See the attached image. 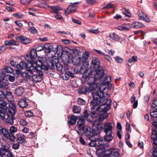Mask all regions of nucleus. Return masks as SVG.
Listing matches in <instances>:
<instances>
[{"label":"nucleus","instance_id":"1","mask_svg":"<svg viewBox=\"0 0 157 157\" xmlns=\"http://www.w3.org/2000/svg\"><path fill=\"white\" fill-rule=\"evenodd\" d=\"M6 103L3 100L0 99V117L3 121L11 125L13 124L15 113V106L13 108L6 106Z\"/></svg>","mask_w":157,"mask_h":157},{"label":"nucleus","instance_id":"2","mask_svg":"<svg viewBox=\"0 0 157 157\" xmlns=\"http://www.w3.org/2000/svg\"><path fill=\"white\" fill-rule=\"evenodd\" d=\"M21 76L29 80V83L31 86H34L35 82H40L42 80L41 76L43 75L41 71L37 69L35 67H30L26 72H22Z\"/></svg>","mask_w":157,"mask_h":157},{"label":"nucleus","instance_id":"3","mask_svg":"<svg viewBox=\"0 0 157 157\" xmlns=\"http://www.w3.org/2000/svg\"><path fill=\"white\" fill-rule=\"evenodd\" d=\"M89 56V53L88 52L85 51L83 52L81 57L82 65L81 67L79 72L80 73L83 74L81 80L82 83L86 82L87 78L92 72L91 69L88 68L89 63L88 61V59Z\"/></svg>","mask_w":157,"mask_h":157},{"label":"nucleus","instance_id":"4","mask_svg":"<svg viewBox=\"0 0 157 157\" xmlns=\"http://www.w3.org/2000/svg\"><path fill=\"white\" fill-rule=\"evenodd\" d=\"M105 95H105L106 99L103 101H100V103H98V101L96 102L97 103L96 104L97 106H95V108L94 109L93 107V105L90 103V106L91 107V110L93 111L90 113V115L93 118L97 116L98 113L96 112L100 111L101 109H105V111H108L109 109L111 102L110 100H107L105 103L102 104L106 98L109 97V94H105Z\"/></svg>","mask_w":157,"mask_h":157},{"label":"nucleus","instance_id":"5","mask_svg":"<svg viewBox=\"0 0 157 157\" xmlns=\"http://www.w3.org/2000/svg\"><path fill=\"white\" fill-rule=\"evenodd\" d=\"M106 88V86L105 83L100 84L99 86V91H98L97 93L93 96V99L90 101V103L93 105L94 108H95V106H97V101L100 103V101H103L106 99L105 94H104L103 91L105 90Z\"/></svg>","mask_w":157,"mask_h":157},{"label":"nucleus","instance_id":"6","mask_svg":"<svg viewBox=\"0 0 157 157\" xmlns=\"http://www.w3.org/2000/svg\"><path fill=\"white\" fill-rule=\"evenodd\" d=\"M57 59H52L51 61H49L48 63V67L50 69H52L55 68V65L57 70L59 71H61L63 69V66L62 65L58 62Z\"/></svg>","mask_w":157,"mask_h":157},{"label":"nucleus","instance_id":"7","mask_svg":"<svg viewBox=\"0 0 157 157\" xmlns=\"http://www.w3.org/2000/svg\"><path fill=\"white\" fill-rule=\"evenodd\" d=\"M85 119L83 117L80 118L77 121V132L80 135H82L84 134V130L86 128L85 126Z\"/></svg>","mask_w":157,"mask_h":157},{"label":"nucleus","instance_id":"8","mask_svg":"<svg viewBox=\"0 0 157 157\" xmlns=\"http://www.w3.org/2000/svg\"><path fill=\"white\" fill-rule=\"evenodd\" d=\"M81 2H78L74 3H70L69 5L65 11L66 15H68L71 13L76 12L78 9L77 5L80 3Z\"/></svg>","mask_w":157,"mask_h":157},{"label":"nucleus","instance_id":"9","mask_svg":"<svg viewBox=\"0 0 157 157\" xmlns=\"http://www.w3.org/2000/svg\"><path fill=\"white\" fill-rule=\"evenodd\" d=\"M84 131V134H85L86 136L89 139H93L96 136L95 131L90 127H86Z\"/></svg>","mask_w":157,"mask_h":157},{"label":"nucleus","instance_id":"10","mask_svg":"<svg viewBox=\"0 0 157 157\" xmlns=\"http://www.w3.org/2000/svg\"><path fill=\"white\" fill-rule=\"evenodd\" d=\"M87 83L88 86H85L86 92H90L96 88L98 85V84L95 82V81L92 80L90 78L87 81Z\"/></svg>","mask_w":157,"mask_h":157},{"label":"nucleus","instance_id":"11","mask_svg":"<svg viewBox=\"0 0 157 157\" xmlns=\"http://www.w3.org/2000/svg\"><path fill=\"white\" fill-rule=\"evenodd\" d=\"M96 74L94 77H90V79L92 80L95 81L100 79L104 75V71L101 67L99 68L98 69H94Z\"/></svg>","mask_w":157,"mask_h":157},{"label":"nucleus","instance_id":"12","mask_svg":"<svg viewBox=\"0 0 157 157\" xmlns=\"http://www.w3.org/2000/svg\"><path fill=\"white\" fill-rule=\"evenodd\" d=\"M30 67H34L32 64L29 63H27L24 61L21 62L17 64L16 65V67L17 69L18 70H22L26 69V70L23 72H26L27 71V69Z\"/></svg>","mask_w":157,"mask_h":157},{"label":"nucleus","instance_id":"13","mask_svg":"<svg viewBox=\"0 0 157 157\" xmlns=\"http://www.w3.org/2000/svg\"><path fill=\"white\" fill-rule=\"evenodd\" d=\"M150 115L153 121L152 124L155 127H157V111H153L150 112Z\"/></svg>","mask_w":157,"mask_h":157},{"label":"nucleus","instance_id":"14","mask_svg":"<svg viewBox=\"0 0 157 157\" xmlns=\"http://www.w3.org/2000/svg\"><path fill=\"white\" fill-rule=\"evenodd\" d=\"M112 128L113 126L111 123L107 122L104 124L103 129L105 133H112Z\"/></svg>","mask_w":157,"mask_h":157},{"label":"nucleus","instance_id":"15","mask_svg":"<svg viewBox=\"0 0 157 157\" xmlns=\"http://www.w3.org/2000/svg\"><path fill=\"white\" fill-rule=\"evenodd\" d=\"M131 29L130 25L128 24L123 23L120 25L117 26L115 29L120 31L129 30Z\"/></svg>","mask_w":157,"mask_h":157},{"label":"nucleus","instance_id":"16","mask_svg":"<svg viewBox=\"0 0 157 157\" xmlns=\"http://www.w3.org/2000/svg\"><path fill=\"white\" fill-rule=\"evenodd\" d=\"M138 15L139 17L141 20L147 22L149 23L151 21L147 17V15L143 12H138Z\"/></svg>","mask_w":157,"mask_h":157},{"label":"nucleus","instance_id":"17","mask_svg":"<svg viewBox=\"0 0 157 157\" xmlns=\"http://www.w3.org/2000/svg\"><path fill=\"white\" fill-rule=\"evenodd\" d=\"M17 40H20L24 44H27L30 43V40L29 39L21 35L16 38Z\"/></svg>","mask_w":157,"mask_h":157},{"label":"nucleus","instance_id":"18","mask_svg":"<svg viewBox=\"0 0 157 157\" xmlns=\"http://www.w3.org/2000/svg\"><path fill=\"white\" fill-rule=\"evenodd\" d=\"M74 77V74L69 71H67L62 73L61 75V77L65 80H68L70 77Z\"/></svg>","mask_w":157,"mask_h":157},{"label":"nucleus","instance_id":"19","mask_svg":"<svg viewBox=\"0 0 157 157\" xmlns=\"http://www.w3.org/2000/svg\"><path fill=\"white\" fill-rule=\"evenodd\" d=\"M155 128H156L152 130L151 136V139L154 141L153 145H157V127Z\"/></svg>","mask_w":157,"mask_h":157},{"label":"nucleus","instance_id":"20","mask_svg":"<svg viewBox=\"0 0 157 157\" xmlns=\"http://www.w3.org/2000/svg\"><path fill=\"white\" fill-rule=\"evenodd\" d=\"M38 61L36 62V63L37 67L43 65V64H45L46 62L48 61L45 56L38 57Z\"/></svg>","mask_w":157,"mask_h":157},{"label":"nucleus","instance_id":"21","mask_svg":"<svg viewBox=\"0 0 157 157\" xmlns=\"http://www.w3.org/2000/svg\"><path fill=\"white\" fill-rule=\"evenodd\" d=\"M92 65L94 69H98L100 67V61L98 59L94 57L92 61Z\"/></svg>","mask_w":157,"mask_h":157},{"label":"nucleus","instance_id":"22","mask_svg":"<svg viewBox=\"0 0 157 157\" xmlns=\"http://www.w3.org/2000/svg\"><path fill=\"white\" fill-rule=\"evenodd\" d=\"M108 151H109V153H108L109 157H118L119 156V153L115 149L109 148Z\"/></svg>","mask_w":157,"mask_h":157},{"label":"nucleus","instance_id":"23","mask_svg":"<svg viewBox=\"0 0 157 157\" xmlns=\"http://www.w3.org/2000/svg\"><path fill=\"white\" fill-rule=\"evenodd\" d=\"M105 109H101V110L99 112V120L101 121H103L106 117L107 115V111Z\"/></svg>","mask_w":157,"mask_h":157},{"label":"nucleus","instance_id":"24","mask_svg":"<svg viewBox=\"0 0 157 157\" xmlns=\"http://www.w3.org/2000/svg\"><path fill=\"white\" fill-rule=\"evenodd\" d=\"M76 50L73 48H69L67 47H64L63 49V52H65L67 55L68 56H69L68 55H72L75 53V51ZM68 56L67 57L68 58Z\"/></svg>","mask_w":157,"mask_h":157},{"label":"nucleus","instance_id":"25","mask_svg":"<svg viewBox=\"0 0 157 157\" xmlns=\"http://www.w3.org/2000/svg\"><path fill=\"white\" fill-rule=\"evenodd\" d=\"M17 139L19 143L25 144L26 143L25 136L22 134H17Z\"/></svg>","mask_w":157,"mask_h":157},{"label":"nucleus","instance_id":"26","mask_svg":"<svg viewBox=\"0 0 157 157\" xmlns=\"http://www.w3.org/2000/svg\"><path fill=\"white\" fill-rule=\"evenodd\" d=\"M49 61H51V60H49L48 61H47L46 63L45 64H43V65H41L40 66H38L36 67V68L39 70L40 71H41V70H44V71H47L48 68H50L48 67V63Z\"/></svg>","mask_w":157,"mask_h":157},{"label":"nucleus","instance_id":"27","mask_svg":"<svg viewBox=\"0 0 157 157\" xmlns=\"http://www.w3.org/2000/svg\"><path fill=\"white\" fill-rule=\"evenodd\" d=\"M44 50L45 53H48L52 52V46L50 44H46L44 46Z\"/></svg>","mask_w":157,"mask_h":157},{"label":"nucleus","instance_id":"28","mask_svg":"<svg viewBox=\"0 0 157 157\" xmlns=\"http://www.w3.org/2000/svg\"><path fill=\"white\" fill-rule=\"evenodd\" d=\"M62 59L63 63L65 64L64 67H63V69L65 71L67 70L68 68L67 65L69 62L68 58L67 57H64V56H63L62 57Z\"/></svg>","mask_w":157,"mask_h":157},{"label":"nucleus","instance_id":"29","mask_svg":"<svg viewBox=\"0 0 157 157\" xmlns=\"http://www.w3.org/2000/svg\"><path fill=\"white\" fill-rule=\"evenodd\" d=\"M48 7L51 9L53 13H58L59 11L62 10V8L59 6H48Z\"/></svg>","mask_w":157,"mask_h":157},{"label":"nucleus","instance_id":"30","mask_svg":"<svg viewBox=\"0 0 157 157\" xmlns=\"http://www.w3.org/2000/svg\"><path fill=\"white\" fill-rule=\"evenodd\" d=\"M24 92V88L20 86H18L15 89V93L17 95L19 96L22 95Z\"/></svg>","mask_w":157,"mask_h":157},{"label":"nucleus","instance_id":"31","mask_svg":"<svg viewBox=\"0 0 157 157\" xmlns=\"http://www.w3.org/2000/svg\"><path fill=\"white\" fill-rule=\"evenodd\" d=\"M109 37L112 40L114 41H119L120 40L118 35L114 32L110 33Z\"/></svg>","mask_w":157,"mask_h":157},{"label":"nucleus","instance_id":"32","mask_svg":"<svg viewBox=\"0 0 157 157\" xmlns=\"http://www.w3.org/2000/svg\"><path fill=\"white\" fill-rule=\"evenodd\" d=\"M112 133H105V135L104 136L105 141L108 142L111 141L113 139Z\"/></svg>","mask_w":157,"mask_h":157},{"label":"nucleus","instance_id":"33","mask_svg":"<svg viewBox=\"0 0 157 157\" xmlns=\"http://www.w3.org/2000/svg\"><path fill=\"white\" fill-rule=\"evenodd\" d=\"M18 104L20 107L22 108H25L28 105V103L24 99L19 100L18 102Z\"/></svg>","mask_w":157,"mask_h":157},{"label":"nucleus","instance_id":"34","mask_svg":"<svg viewBox=\"0 0 157 157\" xmlns=\"http://www.w3.org/2000/svg\"><path fill=\"white\" fill-rule=\"evenodd\" d=\"M144 25L139 22H137L132 23L131 24V26L133 28L138 29L144 27Z\"/></svg>","mask_w":157,"mask_h":157},{"label":"nucleus","instance_id":"35","mask_svg":"<svg viewBox=\"0 0 157 157\" xmlns=\"http://www.w3.org/2000/svg\"><path fill=\"white\" fill-rule=\"evenodd\" d=\"M5 139H3L4 140H6V139H9L10 140L13 142L14 141L15 137L14 135L12 133H9L7 131V136H4Z\"/></svg>","mask_w":157,"mask_h":157},{"label":"nucleus","instance_id":"36","mask_svg":"<svg viewBox=\"0 0 157 157\" xmlns=\"http://www.w3.org/2000/svg\"><path fill=\"white\" fill-rule=\"evenodd\" d=\"M98 141L100 148H104L108 146V144L105 143V141L102 139H100Z\"/></svg>","mask_w":157,"mask_h":157},{"label":"nucleus","instance_id":"37","mask_svg":"<svg viewBox=\"0 0 157 157\" xmlns=\"http://www.w3.org/2000/svg\"><path fill=\"white\" fill-rule=\"evenodd\" d=\"M5 45H17V42L13 39H11L10 40H6L4 41Z\"/></svg>","mask_w":157,"mask_h":157},{"label":"nucleus","instance_id":"38","mask_svg":"<svg viewBox=\"0 0 157 157\" xmlns=\"http://www.w3.org/2000/svg\"><path fill=\"white\" fill-rule=\"evenodd\" d=\"M81 60V57H74L72 59V62L74 65L79 64Z\"/></svg>","mask_w":157,"mask_h":157},{"label":"nucleus","instance_id":"39","mask_svg":"<svg viewBox=\"0 0 157 157\" xmlns=\"http://www.w3.org/2000/svg\"><path fill=\"white\" fill-rule=\"evenodd\" d=\"M4 72L5 73L6 72L7 73H11L13 72V69L10 66H6L3 69L2 72L3 73Z\"/></svg>","mask_w":157,"mask_h":157},{"label":"nucleus","instance_id":"40","mask_svg":"<svg viewBox=\"0 0 157 157\" xmlns=\"http://www.w3.org/2000/svg\"><path fill=\"white\" fill-rule=\"evenodd\" d=\"M110 80L111 77L110 76H106L105 81V84H107L108 88L109 90L111 89L112 87V84L111 83H109V82L110 81Z\"/></svg>","mask_w":157,"mask_h":157},{"label":"nucleus","instance_id":"41","mask_svg":"<svg viewBox=\"0 0 157 157\" xmlns=\"http://www.w3.org/2000/svg\"><path fill=\"white\" fill-rule=\"evenodd\" d=\"M70 118V120L68 122L71 125L74 124L75 123L77 120V117L74 115H72L71 116Z\"/></svg>","mask_w":157,"mask_h":157},{"label":"nucleus","instance_id":"42","mask_svg":"<svg viewBox=\"0 0 157 157\" xmlns=\"http://www.w3.org/2000/svg\"><path fill=\"white\" fill-rule=\"evenodd\" d=\"M8 84V82L7 81L4 80H0V88H5Z\"/></svg>","mask_w":157,"mask_h":157},{"label":"nucleus","instance_id":"43","mask_svg":"<svg viewBox=\"0 0 157 157\" xmlns=\"http://www.w3.org/2000/svg\"><path fill=\"white\" fill-rule=\"evenodd\" d=\"M8 151V149L4 147H2L0 148V155L1 157H2Z\"/></svg>","mask_w":157,"mask_h":157},{"label":"nucleus","instance_id":"44","mask_svg":"<svg viewBox=\"0 0 157 157\" xmlns=\"http://www.w3.org/2000/svg\"><path fill=\"white\" fill-rule=\"evenodd\" d=\"M30 54L31 57H32V59H35V58H36L37 56L36 51L34 49H33L31 50Z\"/></svg>","mask_w":157,"mask_h":157},{"label":"nucleus","instance_id":"45","mask_svg":"<svg viewBox=\"0 0 157 157\" xmlns=\"http://www.w3.org/2000/svg\"><path fill=\"white\" fill-rule=\"evenodd\" d=\"M7 130L4 128L0 126V136L3 135V136H7Z\"/></svg>","mask_w":157,"mask_h":157},{"label":"nucleus","instance_id":"46","mask_svg":"<svg viewBox=\"0 0 157 157\" xmlns=\"http://www.w3.org/2000/svg\"><path fill=\"white\" fill-rule=\"evenodd\" d=\"M32 57L30 55H27L25 57V59L28 61L29 62V63L32 64L33 63L35 62V59H32Z\"/></svg>","mask_w":157,"mask_h":157},{"label":"nucleus","instance_id":"47","mask_svg":"<svg viewBox=\"0 0 157 157\" xmlns=\"http://www.w3.org/2000/svg\"><path fill=\"white\" fill-rule=\"evenodd\" d=\"M105 152L104 148H100L97 150L96 154L98 156H100L102 155H104Z\"/></svg>","mask_w":157,"mask_h":157},{"label":"nucleus","instance_id":"48","mask_svg":"<svg viewBox=\"0 0 157 157\" xmlns=\"http://www.w3.org/2000/svg\"><path fill=\"white\" fill-rule=\"evenodd\" d=\"M72 110L74 113H78L80 112L81 108L79 106L74 105L73 107Z\"/></svg>","mask_w":157,"mask_h":157},{"label":"nucleus","instance_id":"49","mask_svg":"<svg viewBox=\"0 0 157 157\" xmlns=\"http://www.w3.org/2000/svg\"><path fill=\"white\" fill-rule=\"evenodd\" d=\"M20 124L21 126H25L27 125L28 124V122L25 119L23 118H21L19 121Z\"/></svg>","mask_w":157,"mask_h":157},{"label":"nucleus","instance_id":"50","mask_svg":"<svg viewBox=\"0 0 157 157\" xmlns=\"http://www.w3.org/2000/svg\"><path fill=\"white\" fill-rule=\"evenodd\" d=\"M90 140V142L89 143V145L91 147H94L96 145V141L97 140H96L95 137L93 138V139H89Z\"/></svg>","mask_w":157,"mask_h":157},{"label":"nucleus","instance_id":"51","mask_svg":"<svg viewBox=\"0 0 157 157\" xmlns=\"http://www.w3.org/2000/svg\"><path fill=\"white\" fill-rule=\"evenodd\" d=\"M25 115L26 117H30L33 116L34 114L31 110H28L25 112Z\"/></svg>","mask_w":157,"mask_h":157},{"label":"nucleus","instance_id":"52","mask_svg":"<svg viewBox=\"0 0 157 157\" xmlns=\"http://www.w3.org/2000/svg\"><path fill=\"white\" fill-rule=\"evenodd\" d=\"M78 93L80 94H85L86 91L85 86L80 87L78 90Z\"/></svg>","mask_w":157,"mask_h":157},{"label":"nucleus","instance_id":"53","mask_svg":"<svg viewBox=\"0 0 157 157\" xmlns=\"http://www.w3.org/2000/svg\"><path fill=\"white\" fill-rule=\"evenodd\" d=\"M154 150L152 152V157H157V144L153 145Z\"/></svg>","mask_w":157,"mask_h":157},{"label":"nucleus","instance_id":"54","mask_svg":"<svg viewBox=\"0 0 157 157\" xmlns=\"http://www.w3.org/2000/svg\"><path fill=\"white\" fill-rule=\"evenodd\" d=\"M137 61L136 57L133 56L131 59H129L128 62L129 63H135Z\"/></svg>","mask_w":157,"mask_h":157},{"label":"nucleus","instance_id":"55","mask_svg":"<svg viewBox=\"0 0 157 157\" xmlns=\"http://www.w3.org/2000/svg\"><path fill=\"white\" fill-rule=\"evenodd\" d=\"M31 2V0H21L20 2L21 4L25 5H28Z\"/></svg>","mask_w":157,"mask_h":157},{"label":"nucleus","instance_id":"56","mask_svg":"<svg viewBox=\"0 0 157 157\" xmlns=\"http://www.w3.org/2000/svg\"><path fill=\"white\" fill-rule=\"evenodd\" d=\"M85 101L81 98H78V103L80 105H84L85 104Z\"/></svg>","mask_w":157,"mask_h":157},{"label":"nucleus","instance_id":"57","mask_svg":"<svg viewBox=\"0 0 157 157\" xmlns=\"http://www.w3.org/2000/svg\"><path fill=\"white\" fill-rule=\"evenodd\" d=\"M10 131L11 132L10 133H14L17 131V128L14 126H12L10 128Z\"/></svg>","mask_w":157,"mask_h":157},{"label":"nucleus","instance_id":"58","mask_svg":"<svg viewBox=\"0 0 157 157\" xmlns=\"http://www.w3.org/2000/svg\"><path fill=\"white\" fill-rule=\"evenodd\" d=\"M113 4L111 3H109L106 6L102 7V9H108L113 7Z\"/></svg>","mask_w":157,"mask_h":157},{"label":"nucleus","instance_id":"59","mask_svg":"<svg viewBox=\"0 0 157 157\" xmlns=\"http://www.w3.org/2000/svg\"><path fill=\"white\" fill-rule=\"evenodd\" d=\"M20 147V145L18 143H13L12 144V147L14 149H17Z\"/></svg>","mask_w":157,"mask_h":157},{"label":"nucleus","instance_id":"60","mask_svg":"<svg viewBox=\"0 0 157 157\" xmlns=\"http://www.w3.org/2000/svg\"><path fill=\"white\" fill-rule=\"evenodd\" d=\"M13 15L16 17L18 18L21 19L23 17V15L22 14H21L20 13H17V14H13Z\"/></svg>","mask_w":157,"mask_h":157},{"label":"nucleus","instance_id":"61","mask_svg":"<svg viewBox=\"0 0 157 157\" xmlns=\"http://www.w3.org/2000/svg\"><path fill=\"white\" fill-rule=\"evenodd\" d=\"M79 140L80 143L82 145H86V143L84 139L82 137H79Z\"/></svg>","mask_w":157,"mask_h":157},{"label":"nucleus","instance_id":"62","mask_svg":"<svg viewBox=\"0 0 157 157\" xmlns=\"http://www.w3.org/2000/svg\"><path fill=\"white\" fill-rule=\"evenodd\" d=\"M96 2L95 0H86V3L87 4L92 5Z\"/></svg>","mask_w":157,"mask_h":157},{"label":"nucleus","instance_id":"63","mask_svg":"<svg viewBox=\"0 0 157 157\" xmlns=\"http://www.w3.org/2000/svg\"><path fill=\"white\" fill-rule=\"evenodd\" d=\"M6 45H2L0 48V52H2L5 51L7 48Z\"/></svg>","mask_w":157,"mask_h":157},{"label":"nucleus","instance_id":"64","mask_svg":"<svg viewBox=\"0 0 157 157\" xmlns=\"http://www.w3.org/2000/svg\"><path fill=\"white\" fill-rule=\"evenodd\" d=\"M103 56L105 59L108 60L109 62L110 63L111 62L112 59L109 56L105 54Z\"/></svg>","mask_w":157,"mask_h":157}]
</instances>
